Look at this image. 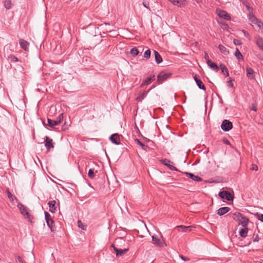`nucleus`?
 Instances as JSON below:
<instances>
[{
    "mask_svg": "<svg viewBox=\"0 0 263 263\" xmlns=\"http://www.w3.org/2000/svg\"><path fill=\"white\" fill-rule=\"evenodd\" d=\"M251 170L252 171H257L258 170V166L255 164H252L251 165Z\"/></svg>",
    "mask_w": 263,
    "mask_h": 263,
    "instance_id": "3c124183",
    "label": "nucleus"
},
{
    "mask_svg": "<svg viewBox=\"0 0 263 263\" xmlns=\"http://www.w3.org/2000/svg\"><path fill=\"white\" fill-rule=\"evenodd\" d=\"M177 228L181 229L182 232H189L192 230V229L194 228L193 226H185L183 225H180L176 227Z\"/></svg>",
    "mask_w": 263,
    "mask_h": 263,
    "instance_id": "f3484780",
    "label": "nucleus"
},
{
    "mask_svg": "<svg viewBox=\"0 0 263 263\" xmlns=\"http://www.w3.org/2000/svg\"><path fill=\"white\" fill-rule=\"evenodd\" d=\"M222 28H223V29H226L229 28V26L227 24H223Z\"/></svg>",
    "mask_w": 263,
    "mask_h": 263,
    "instance_id": "bf43d9fd",
    "label": "nucleus"
},
{
    "mask_svg": "<svg viewBox=\"0 0 263 263\" xmlns=\"http://www.w3.org/2000/svg\"><path fill=\"white\" fill-rule=\"evenodd\" d=\"M183 174H184L189 178H191L193 181L196 182H201L202 181V179L200 177L195 175L191 173L184 172Z\"/></svg>",
    "mask_w": 263,
    "mask_h": 263,
    "instance_id": "9d476101",
    "label": "nucleus"
},
{
    "mask_svg": "<svg viewBox=\"0 0 263 263\" xmlns=\"http://www.w3.org/2000/svg\"><path fill=\"white\" fill-rule=\"evenodd\" d=\"M45 146H46L47 151H49L51 148H53L54 145L52 139L47 136H46L45 138Z\"/></svg>",
    "mask_w": 263,
    "mask_h": 263,
    "instance_id": "0eeeda50",
    "label": "nucleus"
},
{
    "mask_svg": "<svg viewBox=\"0 0 263 263\" xmlns=\"http://www.w3.org/2000/svg\"><path fill=\"white\" fill-rule=\"evenodd\" d=\"M111 247L114 249V250H115V249H118L117 247H115V245H114V244L111 245Z\"/></svg>",
    "mask_w": 263,
    "mask_h": 263,
    "instance_id": "680f3d73",
    "label": "nucleus"
},
{
    "mask_svg": "<svg viewBox=\"0 0 263 263\" xmlns=\"http://www.w3.org/2000/svg\"><path fill=\"white\" fill-rule=\"evenodd\" d=\"M242 32H243V34H244V35L245 36L249 37L250 36L249 33L247 31H246L245 30L243 29L242 30Z\"/></svg>",
    "mask_w": 263,
    "mask_h": 263,
    "instance_id": "6e6d98bb",
    "label": "nucleus"
},
{
    "mask_svg": "<svg viewBox=\"0 0 263 263\" xmlns=\"http://www.w3.org/2000/svg\"><path fill=\"white\" fill-rule=\"evenodd\" d=\"M174 5L178 7H183L185 5L186 1L185 0H168Z\"/></svg>",
    "mask_w": 263,
    "mask_h": 263,
    "instance_id": "4468645a",
    "label": "nucleus"
},
{
    "mask_svg": "<svg viewBox=\"0 0 263 263\" xmlns=\"http://www.w3.org/2000/svg\"><path fill=\"white\" fill-rule=\"evenodd\" d=\"M230 211V208L229 207H222L216 211V213L219 216H222L229 212Z\"/></svg>",
    "mask_w": 263,
    "mask_h": 263,
    "instance_id": "ddd939ff",
    "label": "nucleus"
},
{
    "mask_svg": "<svg viewBox=\"0 0 263 263\" xmlns=\"http://www.w3.org/2000/svg\"><path fill=\"white\" fill-rule=\"evenodd\" d=\"M19 44L22 48L25 51H28L29 49V43L26 40L20 39L19 40Z\"/></svg>",
    "mask_w": 263,
    "mask_h": 263,
    "instance_id": "9b49d317",
    "label": "nucleus"
},
{
    "mask_svg": "<svg viewBox=\"0 0 263 263\" xmlns=\"http://www.w3.org/2000/svg\"><path fill=\"white\" fill-rule=\"evenodd\" d=\"M218 15L219 17L223 18L227 21L231 20L230 15L224 10H220Z\"/></svg>",
    "mask_w": 263,
    "mask_h": 263,
    "instance_id": "dca6fc26",
    "label": "nucleus"
},
{
    "mask_svg": "<svg viewBox=\"0 0 263 263\" xmlns=\"http://www.w3.org/2000/svg\"><path fill=\"white\" fill-rule=\"evenodd\" d=\"M179 256H180V258H181V259L183 260V261H189L190 260V259L189 258L185 257L182 255H180Z\"/></svg>",
    "mask_w": 263,
    "mask_h": 263,
    "instance_id": "603ef678",
    "label": "nucleus"
},
{
    "mask_svg": "<svg viewBox=\"0 0 263 263\" xmlns=\"http://www.w3.org/2000/svg\"><path fill=\"white\" fill-rule=\"evenodd\" d=\"M47 122L48 126L50 127H53L54 126L59 124L57 120H52L49 118L47 119Z\"/></svg>",
    "mask_w": 263,
    "mask_h": 263,
    "instance_id": "7c9ffc66",
    "label": "nucleus"
},
{
    "mask_svg": "<svg viewBox=\"0 0 263 263\" xmlns=\"http://www.w3.org/2000/svg\"><path fill=\"white\" fill-rule=\"evenodd\" d=\"M249 220L247 217L242 215L240 220L238 221V224L241 225L242 227H247L249 223Z\"/></svg>",
    "mask_w": 263,
    "mask_h": 263,
    "instance_id": "2eb2a0df",
    "label": "nucleus"
},
{
    "mask_svg": "<svg viewBox=\"0 0 263 263\" xmlns=\"http://www.w3.org/2000/svg\"><path fill=\"white\" fill-rule=\"evenodd\" d=\"M144 140L146 141H149L150 140L149 139H148L147 138H144Z\"/></svg>",
    "mask_w": 263,
    "mask_h": 263,
    "instance_id": "e2e57ef3",
    "label": "nucleus"
},
{
    "mask_svg": "<svg viewBox=\"0 0 263 263\" xmlns=\"http://www.w3.org/2000/svg\"><path fill=\"white\" fill-rule=\"evenodd\" d=\"M194 79L198 87L200 89L205 91V90H206L205 86H204V85L203 83V82H202V81L199 79V76L197 74H195L194 76Z\"/></svg>",
    "mask_w": 263,
    "mask_h": 263,
    "instance_id": "6e6552de",
    "label": "nucleus"
},
{
    "mask_svg": "<svg viewBox=\"0 0 263 263\" xmlns=\"http://www.w3.org/2000/svg\"><path fill=\"white\" fill-rule=\"evenodd\" d=\"M143 6L144 7L149 9V3L148 2L144 1L143 2Z\"/></svg>",
    "mask_w": 263,
    "mask_h": 263,
    "instance_id": "8fccbe9b",
    "label": "nucleus"
},
{
    "mask_svg": "<svg viewBox=\"0 0 263 263\" xmlns=\"http://www.w3.org/2000/svg\"><path fill=\"white\" fill-rule=\"evenodd\" d=\"M221 129L224 132H228L233 128L232 123L228 120H224L221 125Z\"/></svg>",
    "mask_w": 263,
    "mask_h": 263,
    "instance_id": "f03ea898",
    "label": "nucleus"
},
{
    "mask_svg": "<svg viewBox=\"0 0 263 263\" xmlns=\"http://www.w3.org/2000/svg\"><path fill=\"white\" fill-rule=\"evenodd\" d=\"M256 217L260 221L263 222V214L257 213L255 214Z\"/></svg>",
    "mask_w": 263,
    "mask_h": 263,
    "instance_id": "58836bf2",
    "label": "nucleus"
},
{
    "mask_svg": "<svg viewBox=\"0 0 263 263\" xmlns=\"http://www.w3.org/2000/svg\"><path fill=\"white\" fill-rule=\"evenodd\" d=\"M151 54V51L149 49L146 50L144 53L143 57L145 58L146 60H148L150 58Z\"/></svg>",
    "mask_w": 263,
    "mask_h": 263,
    "instance_id": "72a5a7b5",
    "label": "nucleus"
},
{
    "mask_svg": "<svg viewBox=\"0 0 263 263\" xmlns=\"http://www.w3.org/2000/svg\"><path fill=\"white\" fill-rule=\"evenodd\" d=\"M109 140L111 142L116 145L120 144V139L119 135L118 134H114L109 137Z\"/></svg>",
    "mask_w": 263,
    "mask_h": 263,
    "instance_id": "1a4fd4ad",
    "label": "nucleus"
},
{
    "mask_svg": "<svg viewBox=\"0 0 263 263\" xmlns=\"http://www.w3.org/2000/svg\"><path fill=\"white\" fill-rule=\"evenodd\" d=\"M234 81V80L233 79H230L228 82V86L229 87H234V84L233 83V81Z\"/></svg>",
    "mask_w": 263,
    "mask_h": 263,
    "instance_id": "de8ad7c7",
    "label": "nucleus"
},
{
    "mask_svg": "<svg viewBox=\"0 0 263 263\" xmlns=\"http://www.w3.org/2000/svg\"><path fill=\"white\" fill-rule=\"evenodd\" d=\"M256 103H252L250 106V109L255 111H256L257 110Z\"/></svg>",
    "mask_w": 263,
    "mask_h": 263,
    "instance_id": "79ce46f5",
    "label": "nucleus"
},
{
    "mask_svg": "<svg viewBox=\"0 0 263 263\" xmlns=\"http://www.w3.org/2000/svg\"><path fill=\"white\" fill-rule=\"evenodd\" d=\"M128 248H125L124 249H115V251H116L117 256H121L123 255L128 251Z\"/></svg>",
    "mask_w": 263,
    "mask_h": 263,
    "instance_id": "412c9836",
    "label": "nucleus"
},
{
    "mask_svg": "<svg viewBox=\"0 0 263 263\" xmlns=\"http://www.w3.org/2000/svg\"><path fill=\"white\" fill-rule=\"evenodd\" d=\"M44 214H45V218L46 220V222L47 221L49 220V219H52L51 215H50V214L48 212L45 211L44 212Z\"/></svg>",
    "mask_w": 263,
    "mask_h": 263,
    "instance_id": "a19ab883",
    "label": "nucleus"
},
{
    "mask_svg": "<svg viewBox=\"0 0 263 263\" xmlns=\"http://www.w3.org/2000/svg\"><path fill=\"white\" fill-rule=\"evenodd\" d=\"M223 142L227 145H231V143L229 140L226 138L223 139Z\"/></svg>",
    "mask_w": 263,
    "mask_h": 263,
    "instance_id": "864d4df0",
    "label": "nucleus"
},
{
    "mask_svg": "<svg viewBox=\"0 0 263 263\" xmlns=\"http://www.w3.org/2000/svg\"><path fill=\"white\" fill-rule=\"evenodd\" d=\"M220 68L222 72L226 75V77L229 76V73L228 68L227 67L222 63L220 64Z\"/></svg>",
    "mask_w": 263,
    "mask_h": 263,
    "instance_id": "bb28decb",
    "label": "nucleus"
},
{
    "mask_svg": "<svg viewBox=\"0 0 263 263\" xmlns=\"http://www.w3.org/2000/svg\"><path fill=\"white\" fill-rule=\"evenodd\" d=\"M256 44L263 51V39L261 37L258 36L256 38Z\"/></svg>",
    "mask_w": 263,
    "mask_h": 263,
    "instance_id": "cd10ccee",
    "label": "nucleus"
},
{
    "mask_svg": "<svg viewBox=\"0 0 263 263\" xmlns=\"http://www.w3.org/2000/svg\"><path fill=\"white\" fill-rule=\"evenodd\" d=\"M6 192L8 198L11 201H13L14 199H16L15 196H13V195L11 193V192L8 189L7 190Z\"/></svg>",
    "mask_w": 263,
    "mask_h": 263,
    "instance_id": "e433bc0d",
    "label": "nucleus"
},
{
    "mask_svg": "<svg viewBox=\"0 0 263 263\" xmlns=\"http://www.w3.org/2000/svg\"><path fill=\"white\" fill-rule=\"evenodd\" d=\"M63 119V114L62 113L59 115L58 119L57 120L59 124L61 123Z\"/></svg>",
    "mask_w": 263,
    "mask_h": 263,
    "instance_id": "a18cd8bd",
    "label": "nucleus"
},
{
    "mask_svg": "<svg viewBox=\"0 0 263 263\" xmlns=\"http://www.w3.org/2000/svg\"><path fill=\"white\" fill-rule=\"evenodd\" d=\"M104 24H105V25H110V24H109V23H105Z\"/></svg>",
    "mask_w": 263,
    "mask_h": 263,
    "instance_id": "0e129e2a",
    "label": "nucleus"
},
{
    "mask_svg": "<svg viewBox=\"0 0 263 263\" xmlns=\"http://www.w3.org/2000/svg\"><path fill=\"white\" fill-rule=\"evenodd\" d=\"M172 75L171 73L161 72L157 76V82L160 84L167 79Z\"/></svg>",
    "mask_w": 263,
    "mask_h": 263,
    "instance_id": "20e7f679",
    "label": "nucleus"
},
{
    "mask_svg": "<svg viewBox=\"0 0 263 263\" xmlns=\"http://www.w3.org/2000/svg\"><path fill=\"white\" fill-rule=\"evenodd\" d=\"M46 223H47L48 227L50 229V230L52 232H53L55 231V226H54V222L52 218L47 221Z\"/></svg>",
    "mask_w": 263,
    "mask_h": 263,
    "instance_id": "5701e85b",
    "label": "nucleus"
},
{
    "mask_svg": "<svg viewBox=\"0 0 263 263\" xmlns=\"http://www.w3.org/2000/svg\"><path fill=\"white\" fill-rule=\"evenodd\" d=\"M255 24H256L260 29L263 26V23L259 20H258Z\"/></svg>",
    "mask_w": 263,
    "mask_h": 263,
    "instance_id": "09e8293b",
    "label": "nucleus"
},
{
    "mask_svg": "<svg viewBox=\"0 0 263 263\" xmlns=\"http://www.w3.org/2000/svg\"><path fill=\"white\" fill-rule=\"evenodd\" d=\"M218 48L220 52L224 55H228L229 53V50L222 45H219Z\"/></svg>",
    "mask_w": 263,
    "mask_h": 263,
    "instance_id": "c756f323",
    "label": "nucleus"
},
{
    "mask_svg": "<svg viewBox=\"0 0 263 263\" xmlns=\"http://www.w3.org/2000/svg\"><path fill=\"white\" fill-rule=\"evenodd\" d=\"M206 63L208 65L215 71L217 72L218 71L219 67L216 63L212 62L211 60H208Z\"/></svg>",
    "mask_w": 263,
    "mask_h": 263,
    "instance_id": "6ab92c4d",
    "label": "nucleus"
},
{
    "mask_svg": "<svg viewBox=\"0 0 263 263\" xmlns=\"http://www.w3.org/2000/svg\"><path fill=\"white\" fill-rule=\"evenodd\" d=\"M204 58H205V59H207V60H209V55H208V54L206 53H205V54Z\"/></svg>",
    "mask_w": 263,
    "mask_h": 263,
    "instance_id": "052dcab7",
    "label": "nucleus"
},
{
    "mask_svg": "<svg viewBox=\"0 0 263 263\" xmlns=\"http://www.w3.org/2000/svg\"><path fill=\"white\" fill-rule=\"evenodd\" d=\"M9 59L11 62H17L18 61V59L16 57L12 54L9 56Z\"/></svg>",
    "mask_w": 263,
    "mask_h": 263,
    "instance_id": "ea45409f",
    "label": "nucleus"
},
{
    "mask_svg": "<svg viewBox=\"0 0 263 263\" xmlns=\"http://www.w3.org/2000/svg\"><path fill=\"white\" fill-rule=\"evenodd\" d=\"M250 16L249 17V20L252 23L256 24L257 22L258 19L256 18L254 15H251V14H250Z\"/></svg>",
    "mask_w": 263,
    "mask_h": 263,
    "instance_id": "4c0bfd02",
    "label": "nucleus"
},
{
    "mask_svg": "<svg viewBox=\"0 0 263 263\" xmlns=\"http://www.w3.org/2000/svg\"><path fill=\"white\" fill-rule=\"evenodd\" d=\"M234 55L238 60L243 61V57L237 48H236Z\"/></svg>",
    "mask_w": 263,
    "mask_h": 263,
    "instance_id": "c85d7f7f",
    "label": "nucleus"
},
{
    "mask_svg": "<svg viewBox=\"0 0 263 263\" xmlns=\"http://www.w3.org/2000/svg\"><path fill=\"white\" fill-rule=\"evenodd\" d=\"M244 228L241 229L239 231V235L242 238H246L247 236V234L248 232V228L247 227H243Z\"/></svg>",
    "mask_w": 263,
    "mask_h": 263,
    "instance_id": "393cba45",
    "label": "nucleus"
},
{
    "mask_svg": "<svg viewBox=\"0 0 263 263\" xmlns=\"http://www.w3.org/2000/svg\"><path fill=\"white\" fill-rule=\"evenodd\" d=\"M154 54H155V61L157 64H160L162 62V58L159 53L156 51L154 50Z\"/></svg>",
    "mask_w": 263,
    "mask_h": 263,
    "instance_id": "4be33fe9",
    "label": "nucleus"
},
{
    "mask_svg": "<svg viewBox=\"0 0 263 263\" xmlns=\"http://www.w3.org/2000/svg\"><path fill=\"white\" fill-rule=\"evenodd\" d=\"M62 128V130H65V127L63 126Z\"/></svg>",
    "mask_w": 263,
    "mask_h": 263,
    "instance_id": "338daca9",
    "label": "nucleus"
},
{
    "mask_svg": "<svg viewBox=\"0 0 263 263\" xmlns=\"http://www.w3.org/2000/svg\"><path fill=\"white\" fill-rule=\"evenodd\" d=\"M218 195L221 198L225 199L228 201H232L234 199L233 195L227 191H220Z\"/></svg>",
    "mask_w": 263,
    "mask_h": 263,
    "instance_id": "f257e3e1",
    "label": "nucleus"
},
{
    "mask_svg": "<svg viewBox=\"0 0 263 263\" xmlns=\"http://www.w3.org/2000/svg\"><path fill=\"white\" fill-rule=\"evenodd\" d=\"M260 240L259 236L258 234H254L253 236V241L254 242H258Z\"/></svg>",
    "mask_w": 263,
    "mask_h": 263,
    "instance_id": "49530a36",
    "label": "nucleus"
},
{
    "mask_svg": "<svg viewBox=\"0 0 263 263\" xmlns=\"http://www.w3.org/2000/svg\"><path fill=\"white\" fill-rule=\"evenodd\" d=\"M246 7L248 10H250L251 12H252L253 8L252 7H250L249 4H246Z\"/></svg>",
    "mask_w": 263,
    "mask_h": 263,
    "instance_id": "4d7b16f0",
    "label": "nucleus"
},
{
    "mask_svg": "<svg viewBox=\"0 0 263 263\" xmlns=\"http://www.w3.org/2000/svg\"><path fill=\"white\" fill-rule=\"evenodd\" d=\"M152 243L154 245L159 247H162L164 246H166V244L164 242V241L157 235H153L152 236Z\"/></svg>",
    "mask_w": 263,
    "mask_h": 263,
    "instance_id": "7ed1b4c3",
    "label": "nucleus"
},
{
    "mask_svg": "<svg viewBox=\"0 0 263 263\" xmlns=\"http://www.w3.org/2000/svg\"><path fill=\"white\" fill-rule=\"evenodd\" d=\"M155 80V75H153L152 76L148 78L145 80H144L142 83L140 85V87H143L144 86L148 85L152 83L153 81Z\"/></svg>",
    "mask_w": 263,
    "mask_h": 263,
    "instance_id": "aec40b11",
    "label": "nucleus"
},
{
    "mask_svg": "<svg viewBox=\"0 0 263 263\" xmlns=\"http://www.w3.org/2000/svg\"><path fill=\"white\" fill-rule=\"evenodd\" d=\"M161 163L164 165L166 166L169 168L170 170L172 171H179L175 166L170 164L171 163H173V162L168 159H162L161 160Z\"/></svg>",
    "mask_w": 263,
    "mask_h": 263,
    "instance_id": "423d86ee",
    "label": "nucleus"
},
{
    "mask_svg": "<svg viewBox=\"0 0 263 263\" xmlns=\"http://www.w3.org/2000/svg\"><path fill=\"white\" fill-rule=\"evenodd\" d=\"M115 242L116 243H125V240L123 238L120 237L116 239Z\"/></svg>",
    "mask_w": 263,
    "mask_h": 263,
    "instance_id": "37998d69",
    "label": "nucleus"
},
{
    "mask_svg": "<svg viewBox=\"0 0 263 263\" xmlns=\"http://www.w3.org/2000/svg\"><path fill=\"white\" fill-rule=\"evenodd\" d=\"M247 76L250 79H254L255 77V72L253 69L250 67H247L246 68Z\"/></svg>",
    "mask_w": 263,
    "mask_h": 263,
    "instance_id": "a211bd4d",
    "label": "nucleus"
},
{
    "mask_svg": "<svg viewBox=\"0 0 263 263\" xmlns=\"http://www.w3.org/2000/svg\"><path fill=\"white\" fill-rule=\"evenodd\" d=\"M233 43L236 46H239L242 44V42L240 40L236 39L233 40Z\"/></svg>",
    "mask_w": 263,
    "mask_h": 263,
    "instance_id": "c03bdc74",
    "label": "nucleus"
},
{
    "mask_svg": "<svg viewBox=\"0 0 263 263\" xmlns=\"http://www.w3.org/2000/svg\"><path fill=\"white\" fill-rule=\"evenodd\" d=\"M88 176L91 179H93L95 178V174L94 173V170L93 168H90L89 170Z\"/></svg>",
    "mask_w": 263,
    "mask_h": 263,
    "instance_id": "c9c22d12",
    "label": "nucleus"
},
{
    "mask_svg": "<svg viewBox=\"0 0 263 263\" xmlns=\"http://www.w3.org/2000/svg\"><path fill=\"white\" fill-rule=\"evenodd\" d=\"M17 207L20 209L21 214L30 219V215L28 212L27 208L21 203H18Z\"/></svg>",
    "mask_w": 263,
    "mask_h": 263,
    "instance_id": "39448f33",
    "label": "nucleus"
},
{
    "mask_svg": "<svg viewBox=\"0 0 263 263\" xmlns=\"http://www.w3.org/2000/svg\"><path fill=\"white\" fill-rule=\"evenodd\" d=\"M261 31L263 32V26L261 28Z\"/></svg>",
    "mask_w": 263,
    "mask_h": 263,
    "instance_id": "774afa93",
    "label": "nucleus"
},
{
    "mask_svg": "<svg viewBox=\"0 0 263 263\" xmlns=\"http://www.w3.org/2000/svg\"><path fill=\"white\" fill-rule=\"evenodd\" d=\"M135 141L139 145H140L142 149L146 151V149L148 148V146L146 145H145L143 143H142L138 139L136 138L135 139Z\"/></svg>",
    "mask_w": 263,
    "mask_h": 263,
    "instance_id": "2f4dec72",
    "label": "nucleus"
},
{
    "mask_svg": "<svg viewBox=\"0 0 263 263\" xmlns=\"http://www.w3.org/2000/svg\"><path fill=\"white\" fill-rule=\"evenodd\" d=\"M230 214H231L232 218L236 221L239 220L242 215L240 213L238 212H236L234 213H231Z\"/></svg>",
    "mask_w": 263,
    "mask_h": 263,
    "instance_id": "b1692460",
    "label": "nucleus"
},
{
    "mask_svg": "<svg viewBox=\"0 0 263 263\" xmlns=\"http://www.w3.org/2000/svg\"><path fill=\"white\" fill-rule=\"evenodd\" d=\"M62 128V130H65V127L63 126Z\"/></svg>",
    "mask_w": 263,
    "mask_h": 263,
    "instance_id": "69168bd1",
    "label": "nucleus"
},
{
    "mask_svg": "<svg viewBox=\"0 0 263 263\" xmlns=\"http://www.w3.org/2000/svg\"><path fill=\"white\" fill-rule=\"evenodd\" d=\"M78 226H79V228H80L82 229L83 230H84V229L82 227V226H83V224H82V222H81L80 220L78 221Z\"/></svg>",
    "mask_w": 263,
    "mask_h": 263,
    "instance_id": "13d9d810",
    "label": "nucleus"
},
{
    "mask_svg": "<svg viewBox=\"0 0 263 263\" xmlns=\"http://www.w3.org/2000/svg\"><path fill=\"white\" fill-rule=\"evenodd\" d=\"M16 258L20 263H24V261L20 256H17Z\"/></svg>",
    "mask_w": 263,
    "mask_h": 263,
    "instance_id": "5fc2aeb1",
    "label": "nucleus"
},
{
    "mask_svg": "<svg viewBox=\"0 0 263 263\" xmlns=\"http://www.w3.org/2000/svg\"><path fill=\"white\" fill-rule=\"evenodd\" d=\"M48 205L49 207V211L51 213H55L58 207L56 205V201L55 200L49 201L48 202Z\"/></svg>",
    "mask_w": 263,
    "mask_h": 263,
    "instance_id": "f8f14e48",
    "label": "nucleus"
},
{
    "mask_svg": "<svg viewBox=\"0 0 263 263\" xmlns=\"http://www.w3.org/2000/svg\"><path fill=\"white\" fill-rule=\"evenodd\" d=\"M139 51L138 50V49L136 47H134L131 50H130V54L133 56V57H135L136 55H137L139 53Z\"/></svg>",
    "mask_w": 263,
    "mask_h": 263,
    "instance_id": "f704fd0d",
    "label": "nucleus"
},
{
    "mask_svg": "<svg viewBox=\"0 0 263 263\" xmlns=\"http://www.w3.org/2000/svg\"><path fill=\"white\" fill-rule=\"evenodd\" d=\"M154 86H152L148 91H144L142 92L140 96L137 98V100L139 101H141L146 97L147 93L153 88Z\"/></svg>",
    "mask_w": 263,
    "mask_h": 263,
    "instance_id": "a878e982",
    "label": "nucleus"
},
{
    "mask_svg": "<svg viewBox=\"0 0 263 263\" xmlns=\"http://www.w3.org/2000/svg\"><path fill=\"white\" fill-rule=\"evenodd\" d=\"M4 4L5 8L7 9H10L11 8V0H4Z\"/></svg>",
    "mask_w": 263,
    "mask_h": 263,
    "instance_id": "473e14b6",
    "label": "nucleus"
}]
</instances>
